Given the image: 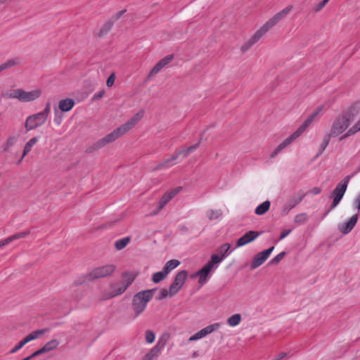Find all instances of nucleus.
<instances>
[{
  "label": "nucleus",
  "mask_w": 360,
  "mask_h": 360,
  "mask_svg": "<svg viewBox=\"0 0 360 360\" xmlns=\"http://www.w3.org/2000/svg\"><path fill=\"white\" fill-rule=\"evenodd\" d=\"M144 115V111L140 110L136 113L131 118H130L124 124L120 125L117 128L115 129L112 131L108 134L102 139L98 140L94 144V149H99L104 147L108 143H112L120 137L122 136L128 131L131 130L143 118Z\"/></svg>",
  "instance_id": "f257e3e1"
},
{
  "label": "nucleus",
  "mask_w": 360,
  "mask_h": 360,
  "mask_svg": "<svg viewBox=\"0 0 360 360\" xmlns=\"http://www.w3.org/2000/svg\"><path fill=\"white\" fill-rule=\"evenodd\" d=\"M292 8L293 6L292 5H289L269 19L263 26L253 34L247 44L243 46V49L247 50L257 42L271 27L276 25L281 20L285 18L292 11Z\"/></svg>",
  "instance_id": "f03ea898"
},
{
  "label": "nucleus",
  "mask_w": 360,
  "mask_h": 360,
  "mask_svg": "<svg viewBox=\"0 0 360 360\" xmlns=\"http://www.w3.org/2000/svg\"><path fill=\"white\" fill-rule=\"evenodd\" d=\"M353 120L354 115L351 113L347 112L340 115L332 124L330 131V136L332 137H337L347 131Z\"/></svg>",
  "instance_id": "7ed1b4c3"
},
{
  "label": "nucleus",
  "mask_w": 360,
  "mask_h": 360,
  "mask_svg": "<svg viewBox=\"0 0 360 360\" xmlns=\"http://www.w3.org/2000/svg\"><path fill=\"white\" fill-rule=\"evenodd\" d=\"M153 297V290H143L136 293L132 300L131 308L134 312V319L143 313L148 302Z\"/></svg>",
  "instance_id": "20e7f679"
},
{
  "label": "nucleus",
  "mask_w": 360,
  "mask_h": 360,
  "mask_svg": "<svg viewBox=\"0 0 360 360\" xmlns=\"http://www.w3.org/2000/svg\"><path fill=\"white\" fill-rule=\"evenodd\" d=\"M115 270V266L112 264H107L94 269L90 273L84 275L77 281L78 284H82L94 279H98L111 275Z\"/></svg>",
  "instance_id": "39448f33"
},
{
  "label": "nucleus",
  "mask_w": 360,
  "mask_h": 360,
  "mask_svg": "<svg viewBox=\"0 0 360 360\" xmlns=\"http://www.w3.org/2000/svg\"><path fill=\"white\" fill-rule=\"evenodd\" d=\"M351 179V176H347L344 178L343 181L340 182L335 189L331 192L329 198L333 199V202L326 212L324 214L326 217L332 210H333L340 203L342 199Z\"/></svg>",
  "instance_id": "423d86ee"
},
{
  "label": "nucleus",
  "mask_w": 360,
  "mask_h": 360,
  "mask_svg": "<svg viewBox=\"0 0 360 360\" xmlns=\"http://www.w3.org/2000/svg\"><path fill=\"white\" fill-rule=\"evenodd\" d=\"M46 122V120L39 112H37L26 118L24 127L26 131H30L42 126Z\"/></svg>",
  "instance_id": "0eeeda50"
},
{
  "label": "nucleus",
  "mask_w": 360,
  "mask_h": 360,
  "mask_svg": "<svg viewBox=\"0 0 360 360\" xmlns=\"http://www.w3.org/2000/svg\"><path fill=\"white\" fill-rule=\"evenodd\" d=\"M233 250L234 248L231 249L229 243H224L218 248L217 253L212 255L210 260H212V263H214L217 266L229 257Z\"/></svg>",
  "instance_id": "6e6552de"
},
{
  "label": "nucleus",
  "mask_w": 360,
  "mask_h": 360,
  "mask_svg": "<svg viewBox=\"0 0 360 360\" xmlns=\"http://www.w3.org/2000/svg\"><path fill=\"white\" fill-rule=\"evenodd\" d=\"M217 266L214 263H212V260H210L200 270L198 271L195 274L192 276L193 278L199 276L198 283L200 285L205 284L210 278V272L212 269H216Z\"/></svg>",
  "instance_id": "1a4fd4ad"
},
{
  "label": "nucleus",
  "mask_w": 360,
  "mask_h": 360,
  "mask_svg": "<svg viewBox=\"0 0 360 360\" xmlns=\"http://www.w3.org/2000/svg\"><path fill=\"white\" fill-rule=\"evenodd\" d=\"M188 273L185 270L178 272L174 281L169 286V296L175 295L182 288L186 280Z\"/></svg>",
  "instance_id": "9d476101"
},
{
  "label": "nucleus",
  "mask_w": 360,
  "mask_h": 360,
  "mask_svg": "<svg viewBox=\"0 0 360 360\" xmlns=\"http://www.w3.org/2000/svg\"><path fill=\"white\" fill-rule=\"evenodd\" d=\"M198 143L195 144L193 146H191L188 148H186V149H184L176 154L173 155L171 158L167 159L165 160L161 165L158 166V168H163V167H170L175 165V160L179 158V156L181 154L184 155V158H186L188 156V155L194 150L197 149L198 147Z\"/></svg>",
  "instance_id": "9b49d317"
},
{
  "label": "nucleus",
  "mask_w": 360,
  "mask_h": 360,
  "mask_svg": "<svg viewBox=\"0 0 360 360\" xmlns=\"http://www.w3.org/2000/svg\"><path fill=\"white\" fill-rule=\"evenodd\" d=\"M300 136L301 135L297 131L293 132L291 135H290L288 138H286L276 146V148L270 154V158H274L276 157L281 151L289 146Z\"/></svg>",
  "instance_id": "f8f14e48"
},
{
  "label": "nucleus",
  "mask_w": 360,
  "mask_h": 360,
  "mask_svg": "<svg viewBox=\"0 0 360 360\" xmlns=\"http://www.w3.org/2000/svg\"><path fill=\"white\" fill-rule=\"evenodd\" d=\"M221 326L220 323H215L206 326L198 333H195L189 338V341H195L205 338L206 335L213 333Z\"/></svg>",
  "instance_id": "ddd939ff"
},
{
  "label": "nucleus",
  "mask_w": 360,
  "mask_h": 360,
  "mask_svg": "<svg viewBox=\"0 0 360 360\" xmlns=\"http://www.w3.org/2000/svg\"><path fill=\"white\" fill-rule=\"evenodd\" d=\"M274 249V247L272 246L257 254L252 262L251 268L255 269L261 266L267 259Z\"/></svg>",
  "instance_id": "4468645a"
},
{
  "label": "nucleus",
  "mask_w": 360,
  "mask_h": 360,
  "mask_svg": "<svg viewBox=\"0 0 360 360\" xmlns=\"http://www.w3.org/2000/svg\"><path fill=\"white\" fill-rule=\"evenodd\" d=\"M41 95V91L39 89L31 91H25L20 89L19 101L26 103L36 100Z\"/></svg>",
  "instance_id": "2eb2a0df"
},
{
  "label": "nucleus",
  "mask_w": 360,
  "mask_h": 360,
  "mask_svg": "<svg viewBox=\"0 0 360 360\" xmlns=\"http://www.w3.org/2000/svg\"><path fill=\"white\" fill-rule=\"evenodd\" d=\"M359 214H354L348 221L341 223L338 225V230L344 235L348 234L352 231L357 223Z\"/></svg>",
  "instance_id": "dca6fc26"
},
{
  "label": "nucleus",
  "mask_w": 360,
  "mask_h": 360,
  "mask_svg": "<svg viewBox=\"0 0 360 360\" xmlns=\"http://www.w3.org/2000/svg\"><path fill=\"white\" fill-rule=\"evenodd\" d=\"M323 107H319L314 112H313L305 121L298 127L296 130L300 135H302L307 127L315 120L322 111Z\"/></svg>",
  "instance_id": "f3484780"
},
{
  "label": "nucleus",
  "mask_w": 360,
  "mask_h": 360,
  "mask_svg": "<svg viewBox=\"0 0 360 360\" xmlns=\"http://www.w3.org/2000/svg\"><path fill=\"white\" fill-rule=\"evenodd\" d=\"M165 345V341L160 339L157 344L144 355L143 360H153L155 357L158 356Z\"/></svg>",
  "instance_id": "a211bd4d"
},
{
  "label": "nucleus",
  "mask_w": 360,
  "mask_h": 360,
  "mask_svg": "<svg viewBox=\"0 0 360 360\" xmlns=\"http://www.w3.org/2000/svg\"><path fill=\"white\" fill-rule=\"evenodd\" d=\"M258 231H250L244 234L242 237L238 239L236 241V248L244 246L249 243L255 240L259 236Z\"/></svg>",
  "instance_id": "6ab92c4d"
},
{
  "label": "nucleus",
  "mask_w": 360,
  "mask_h": 360,
  "mask_svg": "<svg viewBox=\"0 0 360 360\" xmlns=\"http://www.w3.org/2000/svg\"><path fill=\"white\" fill-rule=\"evenodd\" d=\"M174 58L173 55H168L157 63L149 72L148 78L158 74L165 65L169 64Z\"/></svg>",
  "instance_id": "aec40b11"
},
{
  "label": "nucleus",
  "mask_w": 360,
  "mask_h": 360,
  "mask_svg": "<svg viewBox=\"0 0 360 360\" xmlns=\"http://www.w3.org/2000/svg\"><path fill=\"white\" fill-rule=\"evenodd\" d=\"M134 276L132 275H130V276L128 278H126V280H125L126 283H123L120 285L115 288L114 289L112 293L110 296L105 297L104 299H110L116 295L122 294L127 290V288L132 283V282L134 281Z\"/></svg>",
  "instance_id": "412c9836"
},
{
  "label": "nucleus",
  "mask_w": 360,
  "mask_h": 360,
  "mask_svg": "<svg viewBox=\"0 0 360 360\" xmlns=\"http://www.w3.org/2000/svg\"><path fill=\"white\" fill-rule=\"evenodd\" d=\"M58 342L57 340H51V341L46 343L41 349L35 351V354L39 356L41 354L49 352L54 349H56L58 346Z\"/></svg>",
  "instance_id": "4be33fe9"
},
{
  "label": "nucleus",
  "mask_w": 360,
  "mask_h": 360,
  "mask_svg": "<svg viewBox=\"0 0 360 360\" xmlns=\"http://www.w3.org/2000/svg\"><path fill=\"white\" fill-rule=\"evenodd\" d=\"M20 89H10L3 91L1 96L3 98H16L19 101Z\"/></svg>",
  "instance_id": "5701e85b"
},
{
  "label": "nucleus",
  "mask_w": 360,
  "mask_h": 360,
  "mask_svg": "<svg viewBox=\"0 0 360 360\" xmlns=\"http://www.w3.org/2000/svg\"><path fill=\"white\" fill-rule=\"evenodd\" d=\"M49 329L47 328L32 331V333L28 334L25 338H23L22 340L26 345L27 342L37 339L40 335L47 333Z\"/></svg>",
  "instance_id": "b1692460"
},
{
  "label": "nucleus",
  "mask_w": 360,
  "mask_h": 360,
  "mask_svg": "<svg viewBox=\"0 0 360 360\" xmlns=\"http://www.w3.org/2000/svg\"><path fill=\"white\" fill-rule=\"evenodd\" d=\"M21 64V59L20 58L15 57L11 59L6 60L5 63L0 65L1 71H4L5 70L9 69L14 66H18Z\"/></svg>",
  "instance_id": "393cba45"
},
{
  "label": "nucleus",
  "mask_w": 360,
  "mask_h": 360,
  "mask_svg": "<svg viewBox=\"0 0 360 360\" xmlns=\"http://www.w3.org/2000/svg\"><path fill=\"white\" fill-rule=\"evenodd\" d=\"M75 102L71 98L61 100L59 102L58 108L63 112L70 111L74 106Z\"/></svg>",
  "instance_id": "a878e982"
},
{
  "label": "nucleus",
  "mask_w": 360,
  "mask_h": 360,
  "mask_svg": "<svg viewBox=\"0 0 360 360\" xmlns=\"http://www.w3.org/2000/svg\"><path fill=\"white\" fill-rule=\"evenodd\" d=\"M39 137L34 136L31 138L25 145L22 152V159L27 155L32 149L34 146L39 141Z\"/></svg>",
  "instance_id": "bb28decb"
},
{
  "label": "nucleus",
  "mask_w": 360,
  "mask_h": 360,
  "mask_svg": "<svg viewBox=\"0 0 360 360\" xmlns=\"http://www.w3.org/2000/svg\"><path fill=\"white\" fill-rule=\"evenodd\" d=\"M360 131V118L359 120L340 137V140L347 139L349 136H353Z\"/></svg>",
  "instance_id": "cd10ccee"
},
{
  "label": "nucleus",
  "mask_w": 360,
  "mask_h": 360,
  "mask_svg": "<svg viewBox=\"0 0 360 360\" xmlns=\"http://www.w3.org/2000/svg\"><path fill=\"white\" fill-rule=\"evenodd\" d=\"M221 210H209L206 212V217L210 221L218 220L222 217Z\"/></svg>",
  "instance_id": "c85d7f7f"
},
{
  "label": "nucleus",
  "mask_w": 360,
  "mask_h": 360,
  "mask_svg": "<svg viewBox=\"0 0 360 360\" xmlns=\"http://www.w3.org/2000/svg\"><path fill=\"white\" fill-rule=\"evenodd\" d=\"M181 189V187H177L174 189L167 191L161 198L167 204L169 202Z\"/></svg>",
  "instance_id": "c756f323"
},
{
  "label": "nucleus",
  "mask_w": 360,
  "mask_h": 360,
  "mask_svg": "<svg viewBox=\"0 0 360 360\" xmlns=\"http://www.w3.org/2000/svg\"><path fill=\"white\" fill-rule=\"evenodd\" d=\"M270 205V201L266 200L256 207L255 213L257 215H262L269 210Z\"/></svg>",
  "instance_id": "7c9ffc66"
},
{
  "label": "nucleus",
  "mask_w": 360,
  "mask_h": 360,
  "mask_svg": "<svg viewBox=\"0 0 360 360\" xmlns=\"http://www.w3.org/2000/svg\"><path fill=\"white\" fill-rule=\"evenodd\" d=\"M125 13H126V10H122V11H120V12L115 13L112 17L111 20L105 25V26H104L105 32H108V30H110L111 29V27H112L114 22L117 20Z\"/></svg>",
  "instance_id": "2f4dec72"
},
{
  "label": "nucleus",
  "mask_w": 360,
  "mask_h": 360,
  "mask_svg": "<svg viewBox=\"0 0 360 360\" xmlns=\"http://www.w3.org/2000/svg\"><path fill=\"white\" fill-rule=\"evenodd\" d=\"M179 264L180 262L179 260L171 259L165 264L163 270L167 274H168L171 271L176 268Z\"/></svg>",
  "instance_id": "473e14b6"
},
{
  "label": "nucleus",
  "mask_w": 360,
  "mask_h": 360,
  "mask_svg": "<svg viewBox=\"0 0 360 360\" xmlns=\"http://www.w3.org/2000/svg\"><path fill=\"white\" fill-rule=\"evenodd\" d=\"M241 321V316L240 314H235L227 319V323L231 327H235L238 326Z\"/></svg>",
  "instance_id": "72a5a7b5"
},
{
  "label": "nucleus",
  "mask_w": 360,
  "mask_h": 360,
  "mask_svg": "<svg viewBox=\"0 0 360 360\" xmlns=\"http://www.w3.org/2000/svg\"><path fill=\"white\" fill-rule=\"evenodd\" d=\"M18 135H11L8 137L6 141L4 143V150H8L10 148L13 146L18 141Z\"/></svg>",
  "instance_id": "f704fd0d"
},
{
  "label": "nucleus",
  "mask_w": 360,
  "mask_h": 360,
  "mask_svg": "<svg viewBox=\"0 0 360 360\" xmlns=\"http://www.w3.org/2000/svg\"><path fill=\"white\" fill-rule=\"evenodd\" d=\"M130 241L129 237H124L115 241V246L117 250H120L124 248Z\"/></svg>",
  "instance_id": "c9c22d12"
},
{
  "label": "nucleus",
  "mask_w": 360,
  "mask_h": 360,
  "mask_svg": "<svg viewBox=\"0 0 360 360\" xmlns=\"http://www.w3.org/2000/svg\"><path fill=\"white\" fill-rule=\"evenodd\" d=\"M308 215L307 213H300L297 214L294 218L295 223L301 225L305 224L308 221Z\"/></svg>",
  "instance_id": "e433bc0d"
},
{
  "label": "nucleus",
  "mask_w": 360,
  "mask_h": 360,
  "mask_svg": "<svg viewBox=\"0 0 360 360\" xmlns=\"http://www.w3.org/2000/svg\"><path fill=\"white\" fill-rule=\"evenodd\" d=\"M167 274L165 272L164 270L161 271H158L155 273L152 276V281L155 283H158L160 281H162L167 276Z\"/></svg>",
  "instance_id": "4c0bfd02"
},
{
  "label": "nucleus",
  "mask_w": 360,
  "mask_h": 360,
  "mask_svg": "<svg viewBox=\"0 0 360 360\" xmlns=\"http://www.w3.org/2000/svg\"><path fill=\"white\" fill-rule=\"evenodd\" d=\"M30 233V231H22V232L17 233L12 236H8V238H9V240H11V243L15 240L25 238L27 236H28Z\"/></svg>",
  "instance_id": "58836bf2"
},
{
  "label": "nucleus",
  "mask_w": 360,
  "mask_h": 360,
  "mask_svg": "<svg viewBox=\"0 0 360 360\" xmlns=\"http://www.w3.org/2000/svg\"><path fill=\"white\" fill-rule=\"evenodd\" d=\"M304 196H300L297 198L291 199L287 204L286 207L288 210H290L295 206H297L303 199Z\"/></svg>",
  "instance_id": "ea45409f"
},
{
  "label": "nucleus",
  "mask_w": 360,
  "mask_h": 360,
  "mask_svg": "<svg viewBox=\"0 0 360 360\" xmlns=\"http://www.w3.org/2000/svg\"><path fill=\"white\" fill-rule=\"evenodd\" d=\"M155 333L151 330H146V341L151 344L155 341Z\"/></svg>",
  "instance_id": "a19ab883"
},
{
  "label": "nucleus",
  "mask_w": 360,
  "mask_h": 360,
  "mask_svg": "<svg viewBox=\"0 0 360 360\" xmlns=\"http://www.w3.org/2000/svg\"><path fill=\"white\" fill-rule=\"evenodd\" d=\"M330 137H332V136H330V133L329 134L326 135L324 137V139H323V141L321 144V152H323L328 146Z\"/></svg>",
  "instance_id": "79ce46f5"
},
{
  "label": "nucleus",
  "mask_w": 360,
  "mask_h": 360,
  "mask_svg": "<svg viewBox=\"0 0 360 360\" xmlns=\"http://www.w3.org/2000/svg\"><path fill=\"white\" fill-rule=\"evenodd\" d=\"M51 112V104L47 103L43 111L39 112V113L47 120L48 117Z\"/></svg>",
  "instance_id": "37998d69"
},
{
  "label": "nucleus",
  "mask_w": 360,
  "mask_h": 360,
  "mask_svg": "<svg viewBox=\"0 0 360 360\" xmlns=\"http://www.w3.org/2000/svg\"><path fill=\"white\" fill-rule=\"evenodd\" d=\"M285 252H281L279 254H278L276 256H275L271 260V264H278L285 256Z\"/></svg>",
  "instance_id": "c03bdc74"
},
{
  "label": "nucleus",
  "mask_w": 360,
  "mask_h": 360,
  "mask_svg": "<svg viewBox=\"0 0 360 360\" xmlns=\"http://www.w3.org/2000/svg\"><path fill=\"white\" fill-rule=\"evenodd\" d=\"M353 205L357 210V213L359 214L360 210V193L356 195L353 201Z\"/></svg>",
  "instance_id": "a18cd8bd"
},
{
  "label": "nucleus",
  "mask_w": 360,
  "mask_h": 360,
  "mask_svg": "<svg viewBox=\"0 0 360 360\" xmlns=\"http://www.w3.org/2000/svg\"><path fill=\"white\" fill-rule=\"evenodd\" d=\"M25 345V343L23 342V340H22L21 341H20L17 345H15L11 351H10V354H14L17 351H18L19 349H20L24 345Z\"/></svg>",
  "instance_id": "49530a36"
},
{
  "label": "nucleus",
  "mask_w": 360,
  "mask_h": 360,
  "mask_svg": "<svg viewBox=\"0 0 360 360\" xmlns=\"http://www.w3.org/2000/svg\"><path fill=\"white\" fill-rule=\"evenodd\" d=\"M115 80V73H112L108 78L106 82V85L109 87L112 86L114 84Z\"/></svg>",
  "instance_id": "de8ad7c7"
},
{
  "label": "nucleus",
  "mask_w": 360,
  "mask_h": 360,
  "mask_svg": "<svg viewBox=\"0 0 360 360\" xmlns=\"http://www.w3.org/2000/svg\"><path fill=\"white\" fill-rule=\"evenodd\" d=\"M328 1V0H323L321 2H320L318 5L315 6L314 11L316 12L321 11L327 4Z\"/></svg>",
  "instance_id": "09e8293b"
},
{
  "label": "nucleus",
  "mask_w": 360,
  "mask_h": 360,
  "mask_svg": "<svg viewBox=\"0 0 360 360\" xmlns=\"http://www.w3.org/2000/svg\"><path fill=\"white\" fill-rule=\"evenodd\" d=\"M167 205V203L162 200L161 198L159 200L158 203V209L157 210L153 213V214H157L159 213V212Z\"/></svg>",
  "instance_id": "8fccbe9b"
},
{
  "label": "nucleus",
  "mask_w": 360,
  "mask_h": 360,
  "mask_svg": "<svg viewBox=\"0 0 360 360\" xmlns=\"http://www.w3.org/2000/svg\"><path fill=\"white\" fill-rule=\"evenodd\" d=\"M290 232H291V230H290V229H285V230H284V231L281 233V236H280V237H279V240H283V238H285V237H287V236L290 234Z\"/></svg>",
  "instance_id": "3c124183"
},
{
  "label": "nucleus",
  "mask_w": 360,
  "mask_h": 360,
  "mask_svg": "<svg viewBox=\"0 0 360 360\" xmlns=\"http://www.w3.org/2000/svg\"><path fill=\"white\" fill-rule=\"evenodd\" d=\"M11 243V240H9V238H6L4 240H0V248L6 246Z\"/></svg>",
  "instance_id": "603ef678"
},
{
  "label": "nucleus",
  "mask_w": 360,
  "mask_h": 360,
  "mask_svg": "<svg viewBox=\"0 0 360 360\" xmlns=\"http://www.w3.org/2000/svg\"><path fill=\"white\" fill-rule=\"evenodd\" d=\"M321 192V189L319 187H314L310 191V193L313 195H318Z\"/></svg>",
  "instance_id": "864d4df0"
},
{
  "label": "nucleus",
  "mask_w": 360,
  "mask_h": 360,
  "mask_svg": "<svg viewBox=\"0 0 360 360\" xmlns=\"http://www.w3.org/2000/svg\"><path fill=\"white\" fill-rule=\"evenodd\" d=\"M169 295V290L168 291L166 289H162L160 291V297L161 298L166 297L167 295Z\"/></svg>",
  "instance_id": "5fc2aeb1"
},
{
  "label": "nucleus",
  "mask_w": 360,
  "mask_h": 360,
  "mask_svg": "<svg viewBox=\"0 0 360 360\" xmlns=\"http://www.w3.org/2000/svg\"><path fill=\"white\" fill-rule=\"evenodd\" d=\"M287 356V354L285 352H282L276 356L273 360H280L281 359L285 358Z\"/></svg>",
  "instance_id": "6e6d98bb"
},
{
  "label": "nucleus",
  "mask_w": 360,
  "mask_h": 360,
  "mask_svg": "<svg viewBox=\"0 0 360 360\" xmlns=\"http://www.w3.org/2000/svg\"><path fill=\"white\" fill-rule=\"evenodd\" d=\"M53 121L57 125H60L62 121V118L60 117H56L54 118Z\"/></svg>",
  "instance_id": "4d7b16f0"
},
{
  "label": "nucleus",
  "mask_w": 360,
  "mask_h": 360,
  "mask_svg": "<svg viewBox=\"0 0 360 360\" xmlns=\"http://www.w3.org/2000/svg\"><path fill=\"white\" fill-rule=\"evenodd\" d=\"M103 95V92H101V93H99V94H95V95L94 96V97L95 98L98 99V98H102Z\"/></svg>",
  "instance_id": "13d9d810"
},
{
  "label": "nucleus",
  "mask_w": 360,
  "mask_h": 360,
  "mask_svg": "<svg viewBox=\"0 0 360 360\" xmlns=\"http://www.w3.org/2000/svg\"><path fill=\"white\" fill-rule=\"evenodd\" d=\"M198 356V352H193V354H192V356L193 357H196Z\"/></svg>",
  "instance_id": "bf43d9fd"
}]
</instances>
